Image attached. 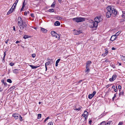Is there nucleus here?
Masks as SVG:
<instances>
[{
	"label": "nucleus",
	"mask_w": 125,
	"mask_h": 125,
	"mask_svg": "<svg viewBox=\"0 0 125 125\" xmlns=\"http://www.w3.org/2000/svg\"><path fill=\"white\" fill-rule=\"evenodd\" d=\"M58 20H61L62 19V18L59 16H57L56 18Z\"/></svg>",
	"instance_id": "obj_41"
},
{
	"label": "nucleus",
	"mask_w": 125,
	"mask_h": 125,
	"mask_svg": "<svg viewBox=\"0 0 125 125\" xmlns=\"http://www.w3.org/2000/svg\"><path fill=\"white\" fill-rule=\"evenodd\" d=\"M20 29L21 30H23L24 29L26 30V28L27 27V23L25 22H23L21 24L18 25Z\"/></svg>",
	"instance_id": "obj_3"
},
{
	"label": "nucleus",
	"mask_w": 125,
	"mask_h": 125,
	"mask_svg": "<svg viewBox=\"0 0 125 125\" xmlns=\"http://www.w3.org/2000/svg\"><path fill=\"white\" fill-rule=\"evenodd\" d=\"M105 53H106V54H107L108 52V49L107 48H106L105 49Z\"/></svg>",
	"instance_id": "obj_36"
},
{
	"label": "nucleus",
	"mask_w": 125,
	"mask_h": 125,
	"mask_svg": "<svg viewBox=\"0 0 125 125\" xmlns=\"http://www.w3.org/2000/svg\"><path fill=\"white\" fill-rule=\"evenodd\" d=\"M15 88V87L14 86L11 87L10 89L11 90H12L14 89Z\"/></svg>",
	"instance_id": "obj_46"
},
{
	"label": "nucleus",
	"mask_w": 125,
	"mask_h": 125,
	"mask_svg": "<svg viewBox=\"0 0 125 125\" xmlns=\"http://www.w3.org/2000/svg\"><path fill=\"white\" fill-rule=\"evenodd\" d=\"M12 7L9 10L8 12H7V15H9L13 11V10H12Z\"/></svg>",
	"instance_id": "obj_22"
},
{
	"label": "nucleus",
	"mask_w": 125,
	"mask_h": 125,
	"mask_svg": "<svg viewBox=\"0 0 125 125\" xmlns=\"http://www.w3.org/2000/svg\"><path fill=\"white\" fill-rule=\"evenodd\" d=\"M92 122V121L91 120H90L89 122V124L90 125H91V123Z\"/></svg>",
	"instance_id": "obj_62"
},
{
	"label": "nucleus",
	"mask_w": 125,
	"mask_h": 125,
	"mask_svg": "<svg viewBox=\"0 0 125 125\" xmlns=\"http://www.w3.org/2000/svg\"><path fill=\"white\" fill-rule=\"evenodd\" d=\"M13 29L14 31H16L15 28L14 26L13 27Z\"/></svg>",
	"instance_id": "obj_64"
},
{
	"label": "nucleus",
	"mask_w": 125,
	"mask_h": 125,
	"mask_svg": "<svg viewBox=\"0 0 125 125\" xmlns=\"http://www.w3.org/2000/svg\"><path fill=\"white\" fill-rule=\"evenodd\" d=\"M115 35H114L112 36L110 39V40L112 41H115V38L114 37H115Z\"/></svg>",
	"instance_id": "obj_20"
},
{
	"label": "nucleus",
	"mask_w": 125,
	"mask_h": 125,
	"mask_svg": "<svg viewBox=\"0 0 125 125\" xmlns=\"http://www.w3.org/2000/svg\"><path fill=\"white\" fill-rule=\"evenodd\" d=\"M49 117H47V118H46L45 119V120L44 121V122H45L47 120H48V119H49Z\"/></svg>",
	"instance_id": "obj_54"
},
{
	"label": "nucleus",
	"mask_w": 125,
	"mask_h": 125,
	"mask_svg": "<svg viewBox=\"0 0 125 125\" xmlns=\"http://www.w3.org/2000/svg\"><path fill=\"white\" fill-rule=\"evenodd\" d=\"M35 54H32V56L33 57V58H34L35 57Z\"/></svg>",
	"instance_id": "obj_57"
},
{
	"label": "nucleus",
	"mask_w": 125,
	"mask_h": 125,
	"mask_svg": "<svg viewBox=\"0 0 125 125\" xmlns=\"http://www.w3.org/2000/svg\"><path fill=\"white\" fill-rule=\"evenodd\" d=\"M86 18L82 17H78L73 18L72 20L73 21L77 22H79L84 21H85Z\"/></svg>",
	"instance_id": "obj_1"
},
{
	"label": "nucleus",
	"mask_w": 125,
	"mask_h": 125,
	"mask_svg": "<svg viewBox=\"0 0 125 125\" xmlns=\"http://www.w3.org/2000/svg\"><path fill=\"white\" fill-rule=\"evenodd\" d=\"M19 116V115L17 114H14L12 115V116L16 119L18 118Z\"/></svg>",
	"instance_id": "obj_9"
},
{
	"label": "nucleus",
	"mask_w": 125,
	"mask_h": 125,
	"mask_svg": "<svg viewBox=\"0 0 125 125\" xmlns=\"http://www.w3.org/2000/svg\"><path fill=\"white\" fill-rule=\"evenodd\" d=\"M81 32V31L80 30H79L78 31L77 30H74V34L77 35L80 34Z\"/></svg>",
	"instance_id": "obj_11"
},
{
	"label": "nucleus",
	"mask_w": 125,
	"mask_h": 125,
	"mask_svg": "<svg viewBox=\"0 0 125 125\" xmlns=\"http://www.w3.org/2000/svg\"><path fill=\"white\" fill-rule=\"evenodd\" d=\"M82 116H84L85 118V120H84V121L83 122V125L86 122V118L87 117V116L85 114H83L82 115Z\"/></svg>",
	"instance_id": "obj_15"
},
{
	"label": "nucleus",
	"mask_w": 125,
	"mask_h": 125,
	"mask_svg": "<svg viewBox=\"0 0 125 125\" xmlns=\"http://www.w3.org/2000/svg\"><path fill=\"white\" fill-rule=\"evenodd\" d=\"M48 124L49 125H53V123L52 122H49Z\"/></svg>",
	"instance_id": "obj_50"
},
{
	"label": "nucleus",
	"mask_w": 125,
	"mask_h": 125,
	"mask_svg": "<svg viewBox=\"0 0 125 125\" xmlns=\"http://www.w3.org/2000/svg\"><path fill=\"white\" fill-rule=\"evenodd\" d=\"M123 124V122H120L118 123V125H122Z\"/></svg>",
	"instance_id": "obj_42"
},
{
	"label": "nucleus",
	"mask_w": 125,
	"mask_h": 125,
	"mask_svg": "<svg viewBox=\"0 0 125 125\" xmlns=\"http://www.w3.org/2000/svg\"><path fill=\"white\" fill-rule=\"evenodd\" d=\"M31 16L32 17H34V16L33 15V13H31Z\"/></svg>",
	"instance_id": "obj_63"
},
{
	"label": "nucleus",
	"mask_w": 125,
	"mask_h": 125,
	"mask_svg": "<svg viewBox=\"0 0 125 125\" xmlns=\"http://www.w3.org/2000/svg\"><path fill=\"white\" fill-rule=\"evenodd\" d=\"M6 52H4V56L3 57V59L2 60V62H4L5 61V60H4V58L5 57L6 55Z\"/></svg>",
	"instance_id": "obj_32"
},
{
	"label": "nucleus",
	"mask_w": 125,
	"mask_h": 125,
	"mask_svg": "<svg viewBox=\"0 0 125 125\" xmlns=\"http://www.w3.org/2000/svg\"><path fill=\"white\" fill-rule=\"evenodd\" d=\"M19 32H20L19 33L21 35L22 34V33H21L22 31L21 30H19Z\"/></svg>",
	"instance_id": "obj_55"
},
{
	"label": "nucleus",
	"mask_w": 125,
	"mask_h": 125,
	"mask_svg": "<svg viewBox=\"0 0 125 125\" xmlns=\"http://www.w3.org/2000/svg\"><path fill=\"white\" fill-rule=\"evenodd\" d=\"M117 77L116 74H114L113 75L112 78H110L109 79V81L111 82H112L115 80L116 78Z\"/></svg>",
	"instance_id": "obj_7"
},
{
	"label": "nucleus",
	"mask_w": 125,
	"mask_h": 125,
	"mask_svg": "<svg viewBox=\"0 0 125 125\" xmlns=\"http://www.w3.org/2000/svg\"><path fill=\"white\" fill-rule=\"evenodd\" d=\"M118 88L119 90L120 89H121V85H119L118 86ZM119 91H120V90H119Z\"/></svg>",
	"instance_id": "obj_59"
},
{
	"label": "nucleus",
	"mask_w": 125,
	"mask_h": 125,
	"mask_svg": "<svg viewBox=\"0 0 125 125\" xmlns=\"http://www.w3.org/2000/svg\"><path fill=\"white\" fill-rule=\"evenodd\" d=\"M51 34L52 36L55 37L57 34V33H56L55 31H52L51 32Z\"/></svg>",
	"instance_id": "obj_16"
},
{
	"label": "nucleus",
	"mask_w": 125,
	"mask_h": 125,
	"mask_svg": "<svg viewBox=\"0 0 125 125\" xmlns=\"http://www.w3.org/2000/svg\"><path fill=\"white\" fill-rule=\"evenodd\" d=\"M41 30L42 32L44 33H46L47 32V30L46 29L43 28H41Z\"/></svg>",
	"instance_id": "obj_17"
},
{
	"label": "nucleus",
	"mask_w": 125,
	"mask_h": 125,
	"mask_svg": "<svg viewBox=\"0 0 125 125\" xmlns=\"http://www.w3.org/2000/svg\"><path fill=\"white\" fill-rule=\"evenodd\" d=\"M29 66L31 68L33 69L36 68L37 67L33 66L31 65H29Z\"/></svg>",
	"instance_id": "obj_30"
},
{
	"label": "nucleus",
	"mask_w": 125,
	"mask_h": 125,
	"mask_svg": "<svg viewBox=\"0 0 125 125\" xmlns=\"http://www.w3.org/2000/svg\"><path fill=\"white\" fill-rule=\"evenodd\" d=\"M123 14L122 15V16L123 17H125V11H123L122 12Z\"/></svg>",
	"instance_id": "obj_45"
},
{
	"label": "nucleus",
	"mask_w": 125,
	"mask_h": 125,
	"mask_svg": "<svg viewBox=\"0 0 125 125\" xmlns=\"http://www.w3.org/2000/svg\"><path fill=\"white\" fill-rule=\"evenodd\" d=\"M121 32V31H118L114 35H115V36H117L118 35L120 34V33Z\"/></svg>",
	"instance_id": "obj_25"
},
{
	"label": "nucleus",
	"mask_w": 125,
	"mask_h": 125,
	"mask_svg": "<svg viewBox=\"0 0 125 125\" xmlns=\"http://www.w3.org/2000/svg\"><path fill=\"white\" fill-rule=\"evenodd\" d=\"M18 25L24 22L23 21L22 18L20 17H19L18 18Z\"/></svg>",
	"instance_id": "obj_5"
},
{
	"label": "nucleus",
	"mask_w": 125,
	"mask_h": 125,
	"mask_svg": "<svg viewBox=\"0 0 125 125\" xmlns=\"http://www.w3.org/2000/svg\"><path fill=\"white\" fill-rule=\"evenodd\" d=\"M7 82L9 83H12V81L10 79H7Z\"/></svg>",
	"instance_id": "obj_34"
},
{
	"label": "nucleus",
	"mask_w": 125,
	"mask_h": 125,
	"mask_svg": "<svg viewBox=\"0 0 125 125\" xmlns=\"http://www.w3.org/2000/svg\"><path fill=\"white\" fill-rule=\"evenodd\" d=\"M82 108L81 106L79 105H78L75 106L74 108V110L76 111H80Z\"/></svg>",
	"instance_id": "obj_6"
},
{
	"label": "nucleus",
	"mask_w": 125,
	"mask_h": 125,
	"mask_svg": "<svg viewBox=\"0 0 125 125\" xmlns=\"http://www.w3.org/2000/svg\"><path fill=\"white\" fill-rule=\"evenodd\" d=\"M49 11L50 12H53L54 11V10L53 9H50L49 10Z\"/></svg>",
	"instance_id": "obj_38"
},
{
	"label": "nucleus",
	"mask_w": 125,
	"mask_h": 125,
	"mask_svg": "<svg viewBox=\"0 0 125 125\" xmlns=\"http://www.w3.org/2000/svg\"><path fill=\"white\" fill-rule=\"evenodd\" d=\"M1 82L4 84L5 86H6L7 85V84L6 82H4V81L3 80H1Z\"/></svg>",
	"instance_id": "obj_26"
},
{
	"label": "nucleus",
	"mask_w": 125,
	"mask_h": 125,
	"mask_svg": "<svg viewBox=\"0 0 125 125\" xmlns=\"http://www.w3.org/2000/svg\"><path fill=\"white\" fill-rule=\"evenodd\" d=\"M111 11H107L106 13V16L107 18H109L111 16Z\"/></svg>",
	"instance_id": "obj_14"
},
{
	"label": "nucleus",
	"mask_w": 125,
	"mask_h": 125,
	"mask_svg": "<svg viewBox=\"0 0 125 125\" xmlns=\"http://www.w3.org/2000/svg\"><path fill=\"white\" fill-rule=\"evenodd\" d=\"M18 0H16V1L15 2L13 6L12 7V10H14V9L16 7V5H17V3H18Z\"/></svg>",
	"instance_id": "obj_10"
},
{
	"label": "nucleus",
	"mask_w": 125,
	"mask_h": 125,
	"mask_svg": "<svg viewBox=\"0 0 125 125\" xmlns=\"http://www.w3.org/2000/svg\"><path fill=\"white\" fill-rule=\"evenodd\" d=\"M106 123L104 121H103L102 122L100 123V124H98V125H105Z\"/></svg>",
	"instance_id": "obj_28"
},
{
	"label": "nucleus",
	"mask_w": 125,
	"mask_h": 125,
	"mask_svg": "<svg viewBox=\"0 0 125 125\" xmlns=\"http://www.w3.org/2000/svg\"><path fill=\"white\" fill-rule=\"evenodd\" d=\"M96 93V92L95 91H94L93 93L92 94V95L94 96Z\"/></svg>",
	"instance_id": "obj_47"
},
{
	"label": "nucleus",
	"mask_w": 125,
	"mask_h": 125,
	"mask_svg": "<svg viewBox=\"0 0 125 125\" xmlns=\"http://www.w3.org/2000/svg\"><path fill=\"white\" fill-rule=\"evenodd\" d=\"M110 123H111V122H110V121H109L106 124H105V125H110Z\"/></svg>",
	"instance_id": "obj_49"
},
{
	"label": "nucleus",
	"mask_w": 125,
	"mask_h": 125,
	"mask_svg": "<svg viewBox=\"0 0 125 125\" xmlns=\"http://www.w3.org/2000/svg\"><path fill=\"white\" fill-rule=\"evenodd\" d=\"M50 61H48L46 62L45 64V67L46 68V71L47 70V65H50L51 64Z\"/></svg>",
	"instance_id": "obj_13"
},
{
	"label": "nucleus",
	"mask_w": 125,
	"mask_h": 125,
	"mask_svg": "<svg viewBox=\"0 0 125 125\" xmlns=\"http://www.w3.org/2000/svg\"><path fill=\"white\" fill-rule=\"evenodd\" d=\"M55 2H54L51 5V7H53V8H54L55 7Z\"/></svg>",
	"instance_id": "obj_37"
},
{
	"label": "nucleus",
	"mask_w": 125,
	"mask_h": 125,
	"mask_svg": "<svg viewBox=\"0 0 125 125\" xmlns=\"http://www.w3.org/2000/svg\"><path fill=\"white\" fill-rule=\"evenodd\" d=\"M10 64L11 66H12L14 64V63L13 62H11L10 63Z\"/></svg>",
	"instance_id": "obj_43"
},
{
	"label": "nucleus",
	"mask_w": 125,
	"mask_h": 125,
	"mask_svg": "<svg viewBox=\"0 0 125 125\" xmlns=\"http://www.w3.org/2000/svg\"><path fill=\"white\" fill-rule=\"evenodd\" d=\"M94 96L92 95V94H89L88 96V98L90 99H91Z\"/></svg>",
	"instance_id": "obj_29"
},
{
	"label": "nucleus",
	"mask_w": 125,
	"mask_h": 125,
	"mask_svg": "<svg viewBox=\"0 0 125 125\" xmlns=\"http://www.w3.org/2000/svg\"><path fill=\"white\" fill-rule=\"evenodd\" d=\"M121 59L123 60H125V56H123V55H121Z\"/></svg>",
	"instance_id": "obj_31"
},
{
	"label": "nucleus",
	"mask_w": 125,
	"mask_h": 125,
	"mask_svg": "<svg viewBox=\"0 0 125 125\" xmlns=\"http://www.w3.org/2000/svg\"><path fill=\"white\" fill-rule=\"evenodd\" d=\"M116 95H117V93L115 94H114V97H113V98H112V100L113 101H114V98H115V97L116 96Z\"/></svg>",
	"instance_id": "obj_40"
},
{
	"label": "nucleus",
	"mask_w": 125,
	"mask_h": 125,
	"mask_svg": "<svg viewBox=\"0 0 125 125\" xmlns=\"http://www.w3.org/2000/svg\"><path fill=\"white\" fill-rule=\"evenodd\" d=\"M105 62H110V61H109L107 59H106L105 61Z\"/></svg>",
	"instance_id": "obj_58"
},
{
	"label": "nucleus",
	"mask_w": 125,
	"mask_h": 125,
	"mask_svg": "<svg viewBox=\"0 0 125 125\" xmlns=\"http://www.w3.org/2000/svg\"><path fill=\"white\" fill-rule=\"evenodd\" d=\"M60 59H58L56 61V63H58L60 61Z\"/></svg>",
	"instance_id": "obj_51"
},
{
	"label": "nucleus",
	"mask_w": 125,
	"mask_h": 125,
	"mask_svg": "<svg viewBox=\"0 0 125 125\" xmlns=\"http://www.w3.org/2000/svg\"><path fill=\"white\" fill-rule=\"evenodd\" d=\"M90 70L89 67H86V69L85 70V72H88L90 71Z\"/></svg>",
	"instance_id": "obj_27"
},
{
	"label": "nucleus",
	"mask_w": 125,
	"mask_h": 125,
	"mask_svg": "<svg viewBox=\"0 0 125 125\" xmlns=\"http://www.w3.org/2000/svg\"><path fill=\"white\" fill-rule=\"evenodd\" d=\"M89 21L90 23V24L89 25V27L90 28H93L95 27L96 28L97 27L98 25L97 24V23L95 21L94 22L92 20H90Z\"/></svg>",
	"instance_id": "obj_2"
},
{
	"label": "nucleus",
	"mask_w": 125,
	"mask_h": 125,
	"mask_svg": "<svg viewBox=\"0 0 125 125\" xmlns=\"http://www.w3.org/2000/svg\"><path fill=\"white\" fill-rule=\"evenodd\" d=\"M19 117H20V118H19V119L21 120V121H22L23 120L22 119V117H21V115H19Z\"/></svg>",
	"instance_id": "obj_52"
},
{
	"label": "nucleus",
	"mask_w": 125,
	"mask_h": 125,
	"mask_svg": "<svg viewBox=\"0 0 125 125\" xmlns=\"http://www.w3.org/2000/svg\"><path fill=\"white\" fill-rule=\"evenodd\" d=\"M23 38L25 39H26L29 38V37L28 35H25L23 37Z\"/></svg>",
	"instance_id": "obj_39"
},
{
	"label": "nucleus",
	"mask_w": 125,
	"mask_h": 125,
	"mask_svg": "<svg viewBox=\"0 0 125 125\" xmlns=\"http://www.w3.org/2000/svg\"><path fill=\"white\" fill-rule=\"evenodd\" d=\"M116 89H114V91H115V92H116L117 90V86H116Z\"/></svg>",
	"instance_id": "obj_61"
},
{
	"label": "nucleus",
	"mask_w": 125,
	"mask_h": 125,
	"mask_svg": "<svg viewBox=\"0 0 125 125\" xmlns=\"http://www.w3.org/2000/svg\"><path fill=\"white\" fill-rule=\"evenodd\" d=\"M24 8V7H22L21 8V10H20L21 11H21H22L23 10V9Z\"/></svg>",
	"instance_id": "obj_60"
},
{
	"label": "nucleus",
	"mask_w": 125,
	"mask_h": 125,
	"mask_svg": "<svg viewBox=\"0 0 125 125\" xmlns=\"http://www.w3.org/2000/svg\"><path fill=\"white\" fill-rule=\"evenodd\" d=\"M41 114H39L38 115V117H37V118L38 119H39L40 118H41Z\"/></svg>",
	"instance_id": "obj_35"
},
{
	"label": "nucleus",
	"mask_w": 125,
	"mask_h": 125,
	"mask_svg": "<svg viewBox=\"0 0 125 125\" xmlns=\"http://www.w3.org/2000/svg\"><path fill=\"white\" fill-rule=\"evenodd\" d=\"M54 24L55 26H59L60 25V23L58 21H56L54 23Z\"/></svg>",
	"instance_id": "obj_19"
},
{
	"label": "nucleus",
	"mask_w": 125,
	"mask_h": 125,
	"mask_svg": "<svg viewBox=\"0 0 125 125\" xmlns=\"http://www.w3.org/2000/svg\"><path fill=\"white\" fill-rule=\"evenodd\" d=\"M107 54L105 53L102 54V55L104 57L106 56L107 55Z\"/></svg>",
	"instance_id": "obj_56"
},
{
	"label": "nucleus",
	"mask_w": 125,
	"mask_h": 125,
	"mask_svg": "<svg viewBox=\"0 0 125 125\" xmlns=\"http://www.w3.org/2000/svg\"><path fill=\"white\" fill-rule=\"evenodd\" d=\"M57 38L58 39H59L60 38V37L59 35L57 33L55 37Z\"/></svg>",
	"instance_id": "obj_33"
},
{
	"label": "nucleus",
	"mask_w": 125,
	"mask_h": 125,
	"mask_svg": "<svg viewBox=\"0 0 125 125\" xmlns=\"http://www.w3.org/2000/svg\"><path fill=\"white\" fill-rule=\"evenodd\" d=\"M106 115V113H103L101 115L99 116V118H101L103 116L105 115Z\"/></svg>",
	"instance_id": "obj_24"
},
{
	"label": "nucleus",
	"mask_w": 125,
	"mask_h": 125,
	"mask_svg": "<svg viewBox=\"0 0 125 125\" xmlns=\"http://www.w3.org/2000/svg\"><path fill=\"white\" fill-rule=\"evenodd\" d=\"M107 11H112V9L111 6H109L107 7Z\"/></svg>",
	"instance_id": "obj_18"
},
{
	"label": "nucleus",
	"mask_w": 125,
	"mask_h": 125,
	"mask_svg": "<svg viewBox=\"0 0 125 125\" xmlns=\"http://www.w3.org/2000/svg\"><path fill=\"white\" fill-rule=\"evenodd\" d=\"M110 66L113 67L114 69H115V64L114 63H111V64L110 65Z\"/></svg>",
	"instance_id": "obj_23"
},
{
	"label": "nucleus",
	"mask_w": 125,
	"mask_h": 125,
	"mask_svg": "<svg viewBox=\"0 0 125 125\" xmlns=\"http://www.w3.org/2000/svg\"><path fill=\"white\" fill-rule=\"evenodd\" d=\"M123 93H124L123 92H122H122H120V93L119 94V96H120L121 95H124V94H123Z\"/></svg>",
	"instance_id": "obj_48"
},
{
	"label": "nucleus",
	"mask_w": 125,
	"mask_h": 125,
	"mask_svg": "<svg viewBox=\"0 0 125 125\" xmlns=\"http://www.w3.org/2000/svg\"><path fill=\"white\" fill-rule=\"evenodd\" d=\"M25 0H24V1L23 2V4H22V7H24L26 5V4L25 3Z\"/></svg>",
	"instance_id": "obj_44"
},
{
	"label": "nucleus",
	"mask_w": 125,
	"mask_h": 125,
	"mask_svg": "<svg viewBox=\"0 0 125 125\" xmlns=\"http://www.w3.org/2000/svg\"><path fill=\"white\" fill-rule=\"evenodd\" d=\"M111 84H109L107 85L106 87L107 88H108L109 87L111 86Z\"/></svg>",
	"instance_id": "obj_53"
},
{
	"label": "nucleus",
	"mask_w": 125,
	"mask_h": 125,
	"mask_svg": "<svg viewBox=\"0 0 125 125\" xmlns=\"http://www.w3.org/2000/svg\"><path fill=\"white\" fill-rule=\"evenodd\" d=\"M92 63L91 61H88L86 63V67L89 68L91 63Z\"/></svg>",
	"instance_id": "obj_12"
},
{
	"label": "nucleus",
	"mask_w": 125,
	"mask_h": 125,
	"mask_svg": "<svg viewBox=\"0 0 125 125\" xmlns=\"http://www.w3.org/2000/svg\"><path fill=\"white\" fill-rule=\"evenodd\" d=\"M112 13L115 16L117 14V11L115 9H113V10H112Z\"/></svg>",
	"instance_id": "obj_8"
},
{
	"label": "nucleus",
	"mask_w": 125,
	"mask_h": 125,
	"mask_svg": "<svg viewBox=\"0 0 125 125\" xmlns=\"http://www.w3.org/2000/svg\"><path fill=\"white\" fill-rule=\"evenodd\" d=\"M94 21L97 23L98 24V23L100 22L102 20V19L100 17L97 16L95 17L94 19Z\"/></svg>",
	"instance_id": "obj_4"
},
{
	"label": "nucleus",
	"mask_w": 125,
	"mask_h": 125,
	"mask_svg": "<svg viewBox=\"0 0 125 125\" xmlns=\"http://www.w3.org/2000/svg\"><path fill=\"white\" fill-rule=\"evenodd\" d=\"M19 70L17 69H15L13 71V72L15 73H17L19 72Z\"/></svg>",
	"instance_id": "obj_21"
}]
</instances>
